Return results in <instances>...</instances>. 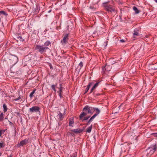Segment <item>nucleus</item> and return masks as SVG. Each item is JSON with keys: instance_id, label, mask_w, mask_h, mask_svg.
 Returning a JSON list of instances; mask_svg holds the SVG:
<instances>
[{"instance_id": "nucleus-35", "label": "nucleus", "mask_w": 157, "mask_h": 157, "mask_svg": "<svg viewBox=\"0 0 157 157\" xmlns=\"http://www.w3.org/2000/svg\"><path fill=\"white\" fill-rule=\"evenodd\" d=\"M90 117V116L88 117H85L84 118V119L83 120H88L89 118Z\"/></svg>"}, {"instance_id": "nucleus-33", "label": "nucleus", "mask_w": 157, "mask_h": 157, "mask_svg": "<svg viewBox=\"0 0 157 157\" xmlns=\"http://www.w3.org/2000/svg\"><path fill=\"white\" fill-rule=\"evenodd\" d=\"M94 84V82H91L89 84L87 85L89 87H90L91 86Z\"/></svg>"}, {"instance_id": "nucleus-10", "label": "nucleus", "mask_w": 157, "mask_h": 157, "mask_svg": "<svg viewBox=\"0 0 157 157\" xmlns=\"http://www.w3.org/2000/svg\"><path fill=\"white\" fill-rule=\"evenodd\" d=\"M65 110H64V113L63 114H62V113L60 112H58V115L57 116L59 117L60 120H62L63 118V116L65 114Z\"/></svg>"}, {"instance_id": "nucleus-4", "label": "nucleus", "mask_w": 157, "mask_h": 157, "mask_svg": "<svg viewBox=\"0 0 157 157\" xmlns=\"http://www.w3.org/2000/svg\"><path fill=\"white\" fill-rule=\"evenodd\" d=\"M10 60V63L12 65H15L18 61L17 57L15 55H12Z\"/></svg>"}, {"instance_id": "nucleus-34", "label": "nucleus", "mask_w": 157, "mask_h": 157, "mask_svg": "<svg viewBox=\"0 0 157 157\" xmlns=\"http://www.w3.org/2000/svg\"><path fill=\"white\" fill-rule=\"evenodd\" d=\"M4 147V145H3V143H0V148Z\"/></svg>"}, {"instance_id": "nucleus-12", "label": "nucleus", "mask_w": 157, "mask_h": 157, "mask_svg": "<svg viewBox=\"0 0 157 157\" xmlns=\"http://www.w3.org/2000/svg\"><path fill=\"white\" fill-rule=\"evenodd\" d=\"M138 30L137 29H135L134 30V33H133V36L134 38L139 35V33L138 32Z\"/></svg>"}, {"instance_id": "nucleus-22", "label": "nucleus", "mask_w": 157, "mask_h": 157, "mask_svg": "<svg viewBox=\"0 0 157 157\" xmlns=\"http://www.w3.org/2000/svg\"><path fill=\"white\" fill-rule=\"evenodd\" d=\"M86 114H87V113H85L84 112H82L79 116L80 119H81L82 117H83L84 116L86 115Z\"/></svg>"}, {"instance_id": "nucleus-24", "label": "nucleus", "mask_w": 157, "mask_h": 157, "mask_svg": "<svg viewBox=\"0 0 157 157\" xmlns=\"http://www.w3.org/2000/svg\"><path fill=\"white\" fill-rule=\"evenodd\" d=\"M3 113L2 112L0 114V121H2L3 119Z\"/></svg>"}, {"instance_id": "nucleus-37", "label": "nucleus", "mask_w": 157, "mask_h": 157, "mask_svg": "<svg viewBox=\"0 0 157 157\" xmlns=\"http://www.w3.org/2000/svg\"><path fill=\"white\" fill-rule=\"evenodd\" d=\"M120 41L122 43H124L125 42V40L124 39H121L120 40Z\"/></svg>"}, {"instance_id": "nucleus-32", "label": "nucleus", "mask_w": 157, "mask_h": 157, "mask_svg": "<svg viewBox=\"0 0 157 157\" xmlns=\"http://www.w3.org/2000/svg\"><path fill=\"white\" fill-rule=\"evenodd\" d=\"M90 87H89L88 86H87V87L84 93V94L86 93L88 91V90L89 89Z\"/></svg>"}, {"instance_id": "nucleus-23", "label": "nucleus", "mask_w": 157, "mask_h": 157, "mask_svg": "<svg viewBox=\"0 0 157 157\" xmlns=\"http://www.w3.org/2000/svg\"><path fill=\"white\" fill-rule=\"evenodd\" d=\"M35 91H36V89H34L33 90V91L30 93V95H29V97L30 98H32L33 96V94H34V93H35Z\"/></svg>"}, {"instance_id": "nucleus-14", "label": "nucleus", "mask_w": 157, "mask_h": 157, "mask_svg": "<svg viewBox=\"0 0 157 157\" xmlns=\"http://www.w3.org/2000/svg\"><path fill=\"white\" fill-rule=\"evenodd\" d=\"M99 83V82H98L94 84V86H93L90 90V93H92L93 92V90H94L98 86Z\"/></svg>"}, {"instance_id": "nucleus-31", "label": "nucleus", "mask_w": 157, "mask_h": 157, "mask_svg": "<svg viewBox=\"0 0 157 157\" xmlns=\"http://www.w3.org/2000/svg\"><path fill=\"white\" fill-rule=\"evenodd\" d=\"M21 95H20L18 97V98H15V99H13V100L14 101H18V100H20L21 98Z\"/></svg>"}, {"instance_id": "nucleus-19", "label": "nucleus", "mask_w": 157, "mask_h": 157, "mask_svg": "<svg viewBox=\"0 0 157 157\" xmlns=\"http://www.w3.org/2000/svg\"><path fill=\"white\" fill-rule=\"evenodd\" d=\"M133 10L135 11L136 14H138L140 13V11L137 8L136 6H134L133 8Z\"/></svg>"}, {"instance_id": "nucleus-28", "label": "nucleus", "mask_w": 157, "mask_h": 157, "mask_svg": "<svg viewBox=\"0 0 157 157\" xmlns=\"http://www.w3.org/2000/svg\"><path fill=\"white\" fill-rule=\"evenodd\" d=\"M83 66V63L81 61L79 64L78 67H80L79 69H81Z\"/></svg>"}, {"instance_id": "nucleus-8", "label": "nucleus", "mask_w": 157, "mask_h": 157, "mask_svg": "<svg viewBox=\"0 0 157 157\" xmlns=\"http://www.w3.org/2000/svg\"><path fill=\"white\" fill-rule=\"evenodd\" d=\"M28 142V140L25 139L21 141L19 143L17 144V147H20L21 146H23Z\"/></svg>"}, {"instance_id": "nucleus-38", "label": "nucleus", "mask_w": 157, "mask_h": 157, "mask_svg": "<svg viewBox=\"0 0 157 157\" xmlns=\"http://www.w3.org/2000/svg\"><path fill=\"white\" fill-rule=\"evenodd\" d=\"M62 93H59V96L60 98H63V96L62 95Z\"/></svg>"}, {"instance_id": "nucleus-7", "label": "nucleus", "mask_w": 157, "mask_h": 157, "mask_svg": "<svg viewBox=\"0 0 157 157\" xmlns=\"http://www.w3.org/2000/svg\"><path fill=\"white\" fill-rule=\"evenodd\" d=\"M68 39V34H66L64 36L63 40H61V42L62 43V44H66L67 42Z\"/></svg>"}, {"instance_id": "nucleus-1", "label": "nucleus", "mask_w": 157, "mask_h": 157, "mask_svg": "<svg viewBox=\"0 0 157 157\" xmlns=\"http://www.w3.org/2000/svg\"><path fill=\"white\" fill-rule=\"evenodd\" d=\"M157 147L156 144L151 145L147 149V156H149L152 154L157 150Z\"/></svg>"}, {"instance_id": "nucleus-47", "label": "nucleus", "mask_w": 157, "mask_h": 157, "mask_svg": "<svg viewBox=\"0 0 157 157\" xmlns=\"http://www.w3.org/2000/svg\"><path fill=\"white\" fill-rule=\"evenodd\" d=\"M7 118H5V119H6Z\"/></svg>"}, {"instance_id": "nucleus-46", "label": "nucleus", "mask_w": 157, "mask_h": 157, "mask_svg": "<svg viewBox=\"0 0 157 157\" xmlns=\"http://www.w3.org/2000/svg\"><path fill=\"white\" fill-rule=\"evenodd\" d=\"M154 69H155V70H156V69H156V68H155Z\"/></svg>"}, {"instance_id": "nucleus-9", "label": "nucleus", "mask_w": 157, "mask_h": 157, "mask_svg": "<svg viewBox=\"0 0 157 157\" xmlns=\"http://www.w3.org/2000/svg\"><path fill=\"white\" fill-rule=\"evenodd\" d=\"M111 68V67L110 66L106 65L105 67H102V71L104 72H105V70L108 71L110 70Z\"/></svg>"}, {"instance_id": "nucleus-30", "label": "nucleus", "mask_w": 157, "mask_h": 157, "mask_svg": "<svg viewBox=\"0 0 157 157\" xmlns=\"http://www.w3.org/2000/svg\"><path fill=\"white\" fill-rule=\"evenodd\" d=\"M6 130H0V136H1V135L3 134L6 131Z\"/></svg>"}, {"instance_id": "nucleus-13", "label": "nucleus", "mask_w": 157, "mask_h": 157, "mask_svg": "<svg viewBox=\"0 0 157 157\" xmlns=\"http://www.w3.org/2000/svg\"><path fill=\"white\" fill-rule=\"evenodd\" d=\"M96 115L94 114L92 117H91L89 120L88 121L87 125H89L93 121V120L96 117Z\"/></svg>"}, {"instance_id": "nucleus-42", "label": "nucleus", "mask_w": 157, "mask_h": 157, "mask_svg": "<svg viewBox=\"0 0 157 157\" xmlns=\"http://www.w3.org/2000/svg\"><path fill=\"white\" fill-rule=\"evenodd\" d=\"M50 68L51 69L52 68V67L51 64L50 66Z\"/></svg>"}, {"instance_id": "nucleus-20", "label": "nucleus", "mask_w": 157, "mask_h": 157, "mask_svg": "<svg viewBox=\"0 0 157 157\" xmlns=\"http://www.w3.org/2000/svg\"><path fill=\"white\" fill-rule=\"evenodd\" d=\"M57 84H56L55 85H52L51 86V88L55 92H56V87L57 86Z\"/></svg>"}, {"instance_id": "nucleus-2", "label": "nucleus", "mask_w": 157, "mask_h": 157, "mask_svg": "<svg viewBox=\"0 0 157 157\" xmlns=\"http://www.w3.org/2000/svg\"><path fill=\"white\" fill-rule=\"evenodd\" d=\"M35 49L41 54H42L46 52V50L47 49V47H44L43 45H36L35 47Z\"/></svg>"}, {"instance_id": "nucleus-43", "label": "nucleus", "mask_w": 157, "mask_h": 157, "mask_svg": "<svg viewBox=\"0 0 157 157\" xmlns=\"http://www.w3.org/2000/svg\"><path fill=\"white\" fill-rule=\"evenodd\" d=\"M94 95H96L98 96V95H100V94H94Z\"/></svg>"}, {"instance_id": "nucleus-40", "label": "nucleus", "mask_w": 157, "mask_h": 157, "mask_svg": "<svg viewBox=\"0 0 157 157\" xmlns=\"http://www.w3.org/2000/svg\"><path fill=\"white\" fill-rule=\"evenodd\" d=\"M9 124H10V125H12L13 124L12 123V122H11V121H9Z\"/></svg>"}, {"instance_id": "nucleus-17", "label": "nucleus", "mask_w": 157, "mask_h": 157, "mask_svg": "<svg viewBox=\"0 0 157 157\" xmlns=\"http://www.w3.org/2000/svg\"><path fill=\"white\" fill-rule=\"evenodd\" d=\"M51 44L50 42L49 41L45 42L43 45L44 47H47V49H48V46Z\"/></svg>"}, {"instance_id": "nucleus-16", "label": "nucleus", "mask_w": 157, "mask_h": 157, "mask_svg": "<svg viewBox=\"0 0 157 157\" xmlns=\"http://www.w3.org/2000/svg\"><path fill=\"white\" fill-rule=\"evenodd\" d=\"M94 111H96V113L94 114L96 115V116H97L100 113V110L98 108L94 107L93 112Z\"/></svg>"}, {"instance_id": "nucleus-6", "label": "nucleus", "mask_w": 157, "mask_h": 157, "mask_svg": "<svg viewBox=\"0 0 157 157\" xmlns=\"http://www.w3.org/2000/svg\"><path fill=\"white\" fill-rule=\"evenodd\" d=\"M40 108L37 106H34L29 109V111L31 113L39 112Z\"/></svg>"}, {"instance_id": "nucleus-25", "label": "nucleus", "mask_w": 157, "mask_h": 157, "mask_svg": "<svg viewBox=\"0 0 157 157\" xmlns=\"http://www.w3.org/2000/svg\"><path fill=\"white\" fill-rule=\"evenodd\" d=\"M0 15L1 14H3L5 16H7L8 14L7 13H6L5 12L3 11H0Z\"/></svg>"}, {"instance_id": "nucleus-29", "label": "nucleus", "mask_w": 157, "mask_h": 157, "mask_svg": "<svg viewBox=\"0 0 157 157\" xmlns=\"http://www.w3.org/2000/svg\"><path fill=\"white\" fill-rule=\"evenodd\" d=\"M63 87H59V90L58 91V92L59 93H62V90L63 89Z\"/></svg>"}, {"instance_id": "nucleus-44", "label": "nucleus", "mask_w": 157, "mask_h": 157, "mask_svg": "<svg viewBox=\"0 0 157 157\" xmlns=\"http://www.w3.org/2000/svg\"><path fill=\"white\" fill-rule=\"evenodd\" d=\"M121 105H120L119 106V107H120L121 106Z\"/></svg>"}, {"instance_id": "nucleus-3", "label": "nucleus", "mask_w": 157, "mask_h": 157, "mask_svg": "<svg viewBox=\"0 0 157 157\" xmlns=\"http://www.w3.org/2000/svg\"><path fill=\"white\" fill-rule=\"evenodd\" d=\"M106 4L107 3H104L106 10L108 12H113L115 13H116V11L114 7L111 5H108Z\"/></svg>"}, {"instance_id": "nucleus-11", "label": "nucleus", "mask_w": 157, "mask_h": 157, "mask_svg": "<svg viewBox=\"0 0 157 157\" xmlns=\"http://www.w3.org/2000/svg\"><path fill=\"white\" fill-rule=\"evenodd\" d=\"M69 126L71 127H73L74 125V122L73 118H70L69 122Z\"/></svg>"}, {"instance_id": "nucleus-5", "label": "nucleus", "mask_w": 157, "mask_h": 157, "mask_svg": "<svg viewBox=\"0 0 157 157\" xmlns=\"http://www.w3.org/2000/svg\"><path fill=\"white\" fill-rule=\"evenodd\" d=\"M94 107L89 106L86 105L83 108V110L87 111L88 113L92 114L93 113Z\"/></svg>"}, {"instance_id": "nucleus-41", "label": "nucleus", "mask_w": 157, "mask_h": 157, "mask_svg": "<svg viewBox=\"0 0 157 157\" xmlns=\"http://www.w3.org/2000/svg\"><path fill=\"white\" fill-rule=\"evenodd\" d=\"M63 87L62 86V84H59V87Z\"/></svg>"}, {"instance_id": "nucleus-27", "label": "nucleus", "mask_w": 157, "mask_h": 157, "mask_svg": "<svg viewBox=\"0 0 157 157\" xmlns=\"http://www.w3.org/2000/svg\"><path fill=\"white\" fill-rule=\"evenodd\" d=\"M72 131L75 133H79L80 132V130H78V129H74L72 130Z\"/></svg>"}, {"instance_id": "nucleus-39", "label": "nucleus", "mask_w": 157, "mask_h": 157, "mask_svg": "<svg viewBox=\"0 0 157 157\" xmlns=\"http://www.w3.org/2000/svg\"><path fill=\"white\" fill-rule=\"evenodd\" d=\"M108 43V41H106V42H105V47H106L107 46Z\"/></svg>"}, {"instance_id": "nucleus-45", "label": "nucleus", "mask_w": 157, "mask_h": 157, "mask_svg": "<svg viewBox=\"0 0 157 157\" xmlns=\"http://www.w3.org/2000/svg\"><path fill=\"white\" fill-rule=\"evenodd\" d=\"M1 155V154L0 153V156Z\"/></svg>"}, {"instance_id": "nucleus-26", "label": "nucleus", "mask_w": 157, "mask_h": 157, "mask_svg": "<svg viewBox=\"0 0 157 157\" xmlns=\"http://www.w3.org/2000/svg\"><path fill=\"white\" fill-rule=\"evenodd\" d=\"M77 156V153L76 152H75V153L71 155L70 156V157H76Z\"/></svg>"}, {"instance_id": "nucleus-15", "label": "nucleus", "mask_w": 157, "mask_h": 157, "mask_svg": "<svg viewBox=\"0 0 157 157\" xmlns=\"http://www.w3.org/2000/svg\"><path fill=\"white\" fill-rule=\"evenodd\" d=\"M16 39L17 41H23L24 40V39L22 38L21 36L20 35H18L16 37Z\"/></svg>"}, {"instance_id": "nucleus-36", "label": "nucleus", "mask_w": 157, "mask_h": 157, "mask_svg": "<svg viewBox=\"0 0 157 157\" xmlns=\"http://www.w3.org/2000/svg\"><path fill=\"white\" fill-rule=\"evenodd\" d=\"M151 135H154V136L155 137H157V133H152Z\"/></svg>"}, {"instance_id": "nucleus-21", "label": "nucleus", "mask_w": 157, "mask_h": 157, "mask_svg": "<svg viewBox=\"0 0 157 157\" xmlns=\"http://www.w3.org/2000/svg\"><path fill=\"white\" fill-rule=\"evenodd\" d=\"M3 109V111L4 112H6L7 110V106L5 104H4L2 106Z\"/></svg>"}, {"instance_id": "nucleus-18", "label": "nucleus", "mask_w": 157, "mask_h": 157, "mask_svg": "<svg viewBox=\"0 0 157 157\" xmlns=\"http://www.w3.org/2000/svg\"><path fill=\"white\" fill-rule=\"evenodd\" d=\"M92 125H91L90 126L88 127L87 128L86 132H87L89 133H90L92 128Z\"/></svg>"}]
</instances>
